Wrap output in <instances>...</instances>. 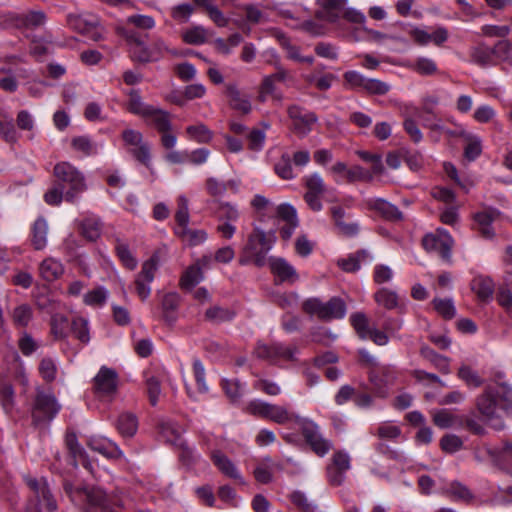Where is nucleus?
Returning <instances> with one entry per match:
<instances>
[{"label":"nucleus","instance_id":"obj_7","mask_svg":"<svg viewBox=\"0 0 512 512\" xmlns=\"http://www.w3.org/2000/svg\"><path fill=\"white\" fill-rule=\"evenodd\" d=\"M26 483L31 490L30 500L26 506V512H41V508L52 512L56 509V501L51 493L47 480L43 477H27Z\"/></svg>","mask_w":512,"mask_h":512},{"label":"nucleus","instance_id":"obj_14","mask_svg":"<svg viewBox=\"0 0 512 512\" xmlns=\"http://www.w3.org/2000/svg\"><path fill=\"white\" fill-rule=\"evenodd\" d=\"M124 143L131 148L129 149L132 156L147 169L153 173L151 147L148 142L144 141L143 134L135 129H125L122 132Z\"/></svg>","mask_w":512,"mask_h":512},{"label":"nucleus","instance_id":"obj_53","mask_svg":"<svg viewBox=\"0 0 512 512\" xmlns=\"http://www.w3.org/2000/svg\"><path fill=\"white\" fill-rule=\"evenodd\" d=\"M366 260L370 261L371 257L367 251L362 250L347 259L339 260L338 264L345 272H355L360 269L361 262Z\"/></svg>","mask_w":512,"mask_h":512},{"label":"nucleus","instance_id":"obj_46","mask_svg":"<svg viewBox=\"0 0 512 512\" xmlns=\"http://www.w3.org/2000/svg\"><path fill=\"white\" fill-rule=\"evenodd\" d=\"M215 214L219 222L233 223L240 217V212L236 205L222 201L218 202Z\"/></svg>","mask_w":512,"mask_h":512},{"label":"nucleus","instance_id":"obj_28","mask_svg":"<svg viewBox=\"0 0 512 512\" xmlns=\"http://www.w3.org/2000/svg\"><path fill=\"white\" fill-rule=\"evenodd\" d=\"M496 210L481 211L474 215L475 229L485 239L491 240L495 237L492 223L498 216Z\"/></svg>","mask_w":512,"mask_h":512},{"label":"nucleus","instance_id":"obj_54","mask_svg":"<svg viewBox=\"0 0 512 512\" xmlns=\"http://www.w3.org/2000/svg\"><path fill=\"white\" fill-rule=\"evenodd\" d=\"M304 183L306 187V193L324 195L327 191V186L322 178V176L317 173H311L304 177Z\"/></svg>","mask_w":512,"mask_h":512},{"label":"nucleus","instance_id":"obj_25","mask_svg":"<svg viewBox=\"0 0 512 512\" xmlns=\"http://www.w3.org/2000/svg\"><path fill=\"white\" fill-rule=\"evenodd\" d=\"M271 272L281 281L294 283L298 280L295 268L281 257H270L267 261Z\"/></svg>","mask_w":512,"mask_h":512},{"label":"nucleus","instance_id":"obj_15","mask_svg":"<svg viewBox=\"0 0 512 512\" xmlns=\"http://www.w3.org/2000/svg\"><path fill=\"white\" fill-rule=\"evenodd\" d=\"M297 353L296 346H287L280 342H274L270 345L258 343L255 348V355L271 364H278L280 361H295Z\"/></svg>","mask_w":512,"mask_h":512},{"label":"nucleus","instance_id":"obj_49","mask_svg":"<svg viewBox=\"0 0 512 512\" xmlns=\"http://www.w3.org/2000/svg\"><path fill=\"white\" fill-rule=\"evenodd\" d=\"M457 376L471 388H478L484 383V380L480 377L478 372L467 364H461L458 369Z\"/></svg>","mask_w":512,"mask_h":512},{"label":"nucleus","instance_id":"obj_64","mask_svg":"<svg viewBox=\"0 0 512 512\" xmlns=\"http://www.w3.org/2000/svg\"><path fill=\"white\" fill-rule=\"evenodd\" d=\"M205 318L209 321L221 323L234 318V313L221 306H213L206 310Z\"/></svg>","mask_w":512,"mask_h":512},{"label":"nucleus","instance_id":"obj_30","mask_svg":"<svg viewBox=\"0 0 512 512\" xmlns=\"http://www.w3.org/2000/svg\"><path fill=\"white\" fill-rule=\"evenodd\" d=\"M419 353L424 360L428 361L440 373L444 375L450 374V358L437 353L428 345H422Z\"/></svg>","mask_w":512,"mask_h":512},{"label":"nucleus","instance_id":"obj_62","mask_svg":"<svg viewBox=\"0 0 512 512\" xmlns=\"http://www.w3.org/2000/svg\"><path fill=\"white\" fill-rule=\"evenodd\" d=\"M350 322L361 339H368V334L371 328L369 327L368 318L364 313H353L350 316Z\"/></svg>","mask_w":512,"mask_h":512},{"label":"nucleus","instance_id":"obj_33","mask_svg":"<svg viewBox=\"0 0 512 512\" xmlns=\"http://www.w3.org/2000/svg\"><path fill=\"white\" fill-rule=\"evenodd\" d=\"M174 233L182 242L189 246H197L204 243L207 239V233L202 229H191L189 225L184 227H175Z\"/></svg>","mask_w":512,"mask_h":512},{"label":"nucleus","instance_id":"obj_34","mask_svg":"<svg viewBox=\"0 0 512 512\" xmlns=\"http://www.w3.org/2000/svg\"><path fill=\"white\" fill-rule=\"evenodd\" d=\"M65 444H66V447L69 450V452H70V454H71V456L73 458L74 465L76 466L78 464H81L86 469L90 470L91 469V465H90V463L87 462L85 451L80 446V444L78 443L77 436H76L75 433L68 432L66 434V436H65Z\"/></svg>","mask_w":512,"mask_h":512},{"label":"nucleus","instance_id":"obj_51","mask_svg":"<svg viewBox=\"0 0 512 512\" xmlns=\"http://www.w3.org/2000/svg\"><path fill=\"white\" fill-rule=\"evenodd\" d=\"M410 67L422 76H431L438 71L436 62L432 58L424 56L415 58Z\"/></svg>","mask_w":512,"mask_h":512},{"label":"nucleus","instance_id":"obj_26","mask_svg":"<svg viewBox=\"0 0 512 512\" xmlns=\"http://www.w3.org/2000/svg\"><path fill=\"white\" fill-rule=\"evenodd\" d=\"M89 447L106 458L120 459L124 457L122 450L112 440L106 437H91L88 442Z\"/></svg>","mask_w":512,"mask_h":512},{"label":"nucleus","instance_id":"obj_61","mask_svg":"<svg viewBox=\"0 0 512 512\" xmlns=\"http://www.w3.org/2000/svg\"><path fill=\"white\" fill-rule=\"evenodd\" d=\"M375 301L386 309H394L398 306V296L387 288L379 289L374 295Z\"/></svg>","mask_w":512,"mask_h":512},{"label":"nucleus","instance_id":"obj_5","mask_svg":"<svg viewBox=\"0 0 512 512\" xmlns=\"http://www.w3.org/2000/svg\"><path fill=\"white\" fill-rule=\"evenodd\" d=\"M53 174L58 185L65 190V201L77 203L87 189L83 173L71 163L63 161L55 165Z\"/></svg>","mask_w":512,"mask_h":512},{"label":"nucleus","instance_id":"obj_37","mask_svg":"<svg viewBox=\"0 0 512 512\" xmlns=\"http://www.w3.org/2000/svg\"><path fill=\"white\" fill-rule=\"evenodd\" d=\"M82 235L89 241L97 240L102 231L100 219L94 215L85 217L80 223Z\"/></svg>","mask_w":512,"mask_h":512},{"label":"nucleus","instance_id":"obj_42","mask_svg":"<svg viewBox=\"0 0 512 512\" xmlns=\"http://www.w3.org/2000/svg\"><path fill=\"white\" fill-rule=\"evenodd\" d=\"M180 297L177 293H167L162 299L163 318L168 324L176 321V310L179 306Z\"/></svg>","mask_w":512,"mask_h":512},{"label":"nucleus","instance_id":"obj_39","mask_svg":"<svg viewBox=\"0 0 512 512\" xmlns=\"http://www.w3.org/2000/svg\"><path fill=\"white\" fill-rule=\"evenodd\" d=\"M71 324L66 316L56 313L51 316L50 331L55 340H63L68 336Z\"/></svg>","mask_w":512,"mask_h":512},{"label":"nucleus","instance_id":"obj_41","mask_svg":"<svg viewBox=\"0 0 512 512\" xmlns=\"http://www.w3.org/2000/svg\"><path fill=\"white\" fill-rule=\"evenodd\" d=\"M470 55L472 61L481 67L495 65L492 48L484 43H481L472 48Z\"/></svg>","mask_w":512,"mask_h":512},{"label":"nucleus","instance_id":"obj_59","mask_svg":"<svg viewBox=\"0 0 512 512\" xmlns=\"http://www.w3.org/2000/svg\"><path fill=\"white\" fill-rule=\"evenodd\" d=\"M108 290L99 286L84 295L83 301L88 306L101 307L108 299Z\"/></svg>","mask_w":512,"mask_h":512},{"label":"nucleus","instance_id":"obj_60","mask_svg":"<svg viewBox=\"0 0 512 512\" xmlns=\"http://www.w3.org/2000/svg\"><path fill=\"white\" fill-rule=\"evenodd\" d=\"M176 227H184L189 225L190 215L188 199L185 195H179L177 197V210L175 213Z\"/></svg>","mask_w":512,"mask_h":512},{"label":"nucleus","instance_id":"obj_44","mask_svg":"<svg viewBox=\"0 0 512 512\" xmlns=\"http://www.w3.org/2000/svg\"><path fill=\"white\" fill-rule=\"evenodd\" d=\"M203 271L199 265L189 266L182 274L180 279V286L182 289L191 290L199 282L203 280Z\"/></svg>","mask_w":512,"mask_h":512},{"label":"nucleus","instance_id":"obj_24","mask_svg":"<svg viewBox=\"0 0 512 512\" xmlns=\"http://www.w3.org/2000/svg\"><path fill=\"white\" fill-rule=\"evenodd\" d=\"M211 460L215 467L226 477L244 483L243 477L235 463L222 451L214 450L211 452Z\"/></svg>","mask_w":512,"mask_h":512},{"label":"nucleus","instance_id":"obj_43","mask_svg":"<svg viewBox=\"0 0 512 512\" xmlns=\"http://www.w3.org/2000/svg\"><path fill=\"white\" fill-rule=\"evenodd\" d=\"M129 99L127 102V109L134 115L141 118L150 110L153 105L147 104L142 100L138 90L132 89L128 93Z\"/></svg>","mask_w":512,"mask_h":512},{"label":"nucleus","instance_id":"obj_40","mask_svg":"<svg viewBox=\"0 0 512 512\" xmlns=\"http://www.w3.org/2000/svg\"><path fill=\"white\" fill-rule=\"evenodd\" d=\"M322 320L341 319L346 315L345 302L337 297L330 299L328 302L323 303Z\"/></svg>","mask_w":512,"mask_h":512},{"label":"nucleus","instance_id":"obj_58","mask_svg":"<svg viewBox=\"0 0 512 512\" xmlns=\"http://www.w3.org/2000/svg\"><path fill=\"white\" fill-rule=\"evenodd\" d=\"M182 432V428L176 423L165 422L161 424V433L164 437H166L167 441L180 447H183V442L181 439Z\"/></svg>","mask_w":512,"mask_h":512},{"label":"nucleus","instance_id":"obj_31","mask_svg":"<svg viewBox=\"0 0 512 512\" xmlns=\"http://www.w3.org/2000/svg\"><path fill=\"white\" fill-rule=\"evenodd\" d=\"M48 223L47 220L39 216L31 227L30 239L35 250H43L48 243Z\"/></svg>","mask_w":512,"mask_h":512},{"label":"nucleus","instance_id":"obj_13","mask_svg":"<svg viewBox=\"0 0 512 512\" xmlns=\"http://www.w3.org/2000/svg\"><path fill=\"white\" fill-rule=\"evenodd\" d=\"M119 376L115 369L101 366L93 378V391L100 400L111 401L117 394Z\"/></svg>","mask_w":512,"mask_h":512},{"label":"nucleus","instance_id":"obj_12","mask_svg":"<svg viewBox=\"0 0 512 512\" xmlns=\"http://www.w3.org/2000/svg\"><path fill=\"white\" fill-rule=\"evenodd\" d=\"M295 423L300 426L306 442L319 457L325 456L331 450L332 442L322 436L319 426L314 421L295 416Z\"/></svg>","mask_w":512,"mask_h":512},{"label":"nucleus","instance_id":"obj_4","mask_svg":"<svg viewBox=\"0 0 512 512\" xmlns=\"http://www.w3.org/2000/svg\"><path fill=\"white\" fill-rule=\"evenodd\" d=\"M274 233H266L259 227H255L248 236L247 243L243 247L239 263L241 265L254 264L263 267L267 264V254L275 243Z\"/></svg>","mask_w":512,"mask_h":512},{"label":"nucleus","instance_id":"obj_3","mask_svg":"<svg viewBox=\"0 0 512 512\" xmlns=\"http://www.w3.org/2000/svg\"><path fill=\"white\" fill-rule=\"evenodd\" d=\"M124 37L130 47V54L134 61L141 63L156 62L162 59L165 54L176 55L177 52L169 48L164 39L160 37L153 38L148 45L142 36L134 30H126Z\"/></svg>","mask_w":512,"mask_h":512},{"label":"nucleus","instance_id":"obj_32","mask_svg":"<svg viewBox=\"0 0 512 512\" xmlns=\"http://www.w3.org/2000/svg\"><path fill=\"white\" fill-rule=\"evenodd\" d=\"M470 286L478 299L483 302L489 301L493 296L494 283L490 277L476 276L472 279Z\"/></svg>","mask_w":512,"mask_h":512},{"label":"nucleus","instance_id":"obj_11","mask_svg":"<svg viewBox=\"0 0 512 512\" xmlns=\"http://www.w3.org/2000/svg\"><path fill=\"white\" fill-rule=\"evenodd\" d=\"M67 25L92 41L103 39L104 30L98 16L91 13L68 14Z\"/></svg>","mask_w":512,"mask_h":512},{"label":"nucleus","instance_id":"obj_29","mask_svg":"<svg viewBox=\"0 0 512 512\" xmlns=\"http://www.w3.org/2000/svg\"><path fill=\"white\" fill-rule=\"evenodd\" d=\"M465 415L454 414L447 409L437 410L433 414V422L441 429L464 428Z\"/></svg>","mask_w":512,"mask_h":512},{"label":"nucleus","instance_id":"obj_63","mask_svg":"<svg viewBox=\"0 0 512 512\" xmlns=\"http://www.w3.org/2000/svg\"><path fill=\"white\" fill-rule=\"evenodd\" d=\"M275 173L284 180H291L295 178L293 167L291 164V157L289 154L284 153L274 166Z\"/></svg>","mask_w":512,"mask_h":512},{"label":"nucleus","instance_id":"obj_17","mask_svg":"<svg viewBox=\"0 0 512 512\" xmlns=\"http://www.w3.org/2000/svg\"><path fill=\"white\" fill-rule=\"evenodd\" d=\"M453 243V238L445 229H438L437 234H427L422 239L426 251L435 252L445 260L451 257Z\"/></svg>","mask_w":512,"mask_h":512},{"label":"nucleus","instance_id":"obj_36","mask_svg":"<svg viewBox=\"0 0 512 512\" xmlns=\"http://www.w3.org/2000/svg\"><path fill=\"white\" fill-rule=\"evenodd\" d=\"M227 96L230 99V105L233 109L243 114H248L252 110L251 102L248 97L243 96L235 85H228Z\"/></svg>","mask_w":512,"mask_h":512},{"label":"nucleus","instance_id":"obj_6","mask_svg":"<svg viewBox=\"0 0 512 512\" xmlns=\"http://www.w3.org/2000/svg\"><path fill=\"white\" fill-rule=\"evenodd\" d=\"M145 124L160 134V143L164 149L175 148L177 135L173 131L171 115L168 111L152 106L142 118Z\"/></svg>","mask_w":512,"mask_h":512},{"label":"nucleus","instance_id":"obj_27","mask_svg":"<svg viewBox=\"0 0 512 512\" xmlns=\"http://www.w3.org/2000/svg\"><path fill=\"white\" fill-rule=\"evenodd\" d=\"M282 470L283 465L280 462H275L270 457H265L258 462L253 475L257 482L268 484L273 481L274 472Z\"/></svg>","mask_w":512,"mask_h":512},{"label":"nucleus","instance_id":"obj_38","mask_svg":"<svg viewBox=\"0 0 512 512\" xmlns=\"http://www.w3.org/2000/svg\"><path fill=\"white\" fill-rule=\"evenodd\" d=\"M116 428L123 437H132L137 432L138 419L130 412L122 413L117 419Z\"/></svg>","mask_w":512,"mask_h":512},{"label":"nucleus","instance_id":"obj_19","mask_svg":"<svg viewBox=\"0 0 512 512\" xmlns=\"http://www.w3.org/2000/svg\"><path fill=\"white\" fill-rule=\"evenodd\" d=\"M47 17L42 10H30L22 13H9L6 21L16 28L36 29L46 23Z\"/></svg>","mask_w":512,"mask_h":512},{"label":"nucleus","instance_id":"obj_56","mask_svg":"<svg viewBox=\"0 0 512 512\" xmlns=\"http://www.w3.org/2000/svg\"><path fill=\"white\" fill-rule=\"evenodd\" d=\"M71 145L75 151L80 152L83 156H91L98 152L97 145L87 136L73 138Z\"/></svg>","mask_w":512,"mask_h":512},{"label":"nucleus","instance_id":"obj_16","mask_svg":"<svg viewBox=\"0 0 512 512\" xmlns=\"http://www.w3.org/2000/svg\"><path fill=\"white\" fill-rule=\"evenodd\" d=\"M158 266V257L153 255L142 264L141 271L135 277V291L143 301L146 300L151 294L150 284L155 278Z\"/></svg>","mask_w":512,"mask_h":512},{"label":"nucleus","instance_id":"obj_1","mask_svg":"<svg viewBox=\"0 0 512 512\" xmlns=\"http://www.w3.org/2000/svg\"><path fill=\"white\" fill-rule=\"evenodd\" d=\"M476 407L487 422L495 421L492 424L495 429H503L504 423L497 417L496 412L501 409L506 414L512 413V386L507 382L487 385L477 397Z\"/></svg>","mask_w":512,"mask_h":512},{"label":"nucleus","instance_id":"obj_21","mask_svg":"<svg viewBox=\"0 0 512 512\" xmlns=\"http://www.w3.org/2000/svg\"><path fill=\"white\" fill-rule=\"evenodd\" d=\"M364 204L366 208L376 212L385 220L400 221L403 219V214L398 207L383 198L369 197L364 200Z\"/></svg>","mask_w":512,"mask_h":512},{"label":"nucleus","instance_id":"obj_18","mask_svg":"<svg viewBox=\"0 0 512 512\" xmlns=\"http://www.w3.org/2000/svg\"><path fill=\"white\" fill-rule=\"evenodd\" d=\"M351 469V457L348 452L336 451L331 463L327 466V479L333 486H340L346 478V473Z\"/></svg>","mask_w":512,"mask_h":512},{"label":"nucleus","instance_id":"obj_57","mask_svg":"<svg viewBox=\"0 0 512 512\" xmlns=\"http://www.w3.org/2000/svg\"><path fill=\"white\" fill-rule=\"evenodd\" d=\"M207 30L203 26H194L182 34L183 41L191 45H201L207 40Z\"/></svg>","mask_w":512,"mask_h":512},{"label":"nucleus","instance_id":"obj_8","mask_svg":"<svg viewBox=\"0 0 512 512\" xmlns=\"http://www.w3.org/2000/svg\"><path fill=\"white\" fill-rule=\"evenodd\" d=\"M60 409L61 405L54 394L37 389L31 410V417L35 425L51 422Z\"/></svg>","mask_w":512,"mask_h":512},{"label":"nucleus","instance_id":"obj_48","mask_svg":"<svg viewBox=\"0 0 512 512\" xmlns=\"http://www.w3.org/2000/svg\"><path fill=\"white\" fill-rule=\"evenodd\" d=\"M186 134L197 143H209L213 138V132L203 123L187 126Z\"/></svg>","mask_w":512,"mask_h":512},{"label":"nucleus","instance_id":"obj_47","mask_svg":"<svg viewBox=\"0 0 512 512\" xmlns=\"http://www.w3.org/2000/svg\"><path fill=\"white\" fill-rule=\"evenodd\" d=\"M492 48L495 65L499 62H512V42L503 39L495 43Z\"/></svg>","mask_w":512,"mask_h":512},{"label":"nucleus","instance_id":"obj_55","mask_svg":"<svg viewBox=\"0 0 512 512\" xmlns=\"http://www.w3.org/2000/svg\"><path fill=\"white\" fill-rule=\"evenodd\" d=\"M275 84L276 82L271 77H264L259 90L258 97L261 102H265L268 96H271L274 100L278 102L282 101L283 95L281 92L276 90Z\"/></svg>","mask_w":512,"mask_h":512},{"label":"nucleus","instance_id":"obj_20","mask_svg":"<svg viewBox=\"0 0 512 512\" xmlns=\"http://www.w3.org/2000/svg\"><path fill=\"white\" fill-rule=\"evenodd\" d=\"M287 112L289 118L292 120L295 133L300 137H305L312 130V126L317 121V117L314 113L306 112L297 105L289 106Z\"/></svg>","mask_w":512,"mask_h":512},{"label":"nucleus","instance_id":"obj_23","mask_svg":"<svg viewBox=\"0 0 512 512\" xmlns=\"http://www.w3.org/2000/svg\"><path fill=\"white\" fill-rule=\"evenodd\" d=\"M396 375L397 372L392 366H381L377 371H372L370 373V381L375 386L378 396H387L388 392L386 387L394 382Z\"/></svg>","mask_w":512,"mask_h":512},{"label":"nucleus","instance_id":"obj_52","mask_svg":"<svg viewBox=\"0 0 512 512\" xmlns=\"http://www.w3.org/2000/svg\"><path fill=\"white\" fill-rule=\"evenodd\" d=\"M70 330L83 344L90 341L89 321L83 317H75L71 322Z\"/></svg>","mask_w":512,"mask_h":512},{"label":"nucleus","instance_id":"obj_45","mask_svg":"<svg viewBox=\"0 0 512 512\" xmlns=\"http://www.w3.org/2000/svg\"><path fill=\"white\" fill-rule=\"evenodd\" d=\"M464 140L466 145L464 147V157L468 161L476 160L482 153V141L481 138L470 132L467 133Z\"/></svg>","mask_w":512,"mask_h":512},{"label":"nucleus","instance_id":"obj_22","mask_svg":"<svg viewBox=\"0 0 512 512\" xmlns=\"http://www.w3.org/2000/svg\"><path fill=\"white\" fill-rule=\"evenodd\" d=\"M317 18L329 23H336L344 13L347 0H317Z\"/></svg>","mask_w":512,"mask_h":512},{"label":"nucleus","instance_id":"obj_2","mask_svg":"<svg viewBox=\"0 0 512 512\" xmlns=\"http://www.w3.org/2000/svg\"><path fill=\"white\" fill-rule=\"evenodd\" d=\"M64 490L74 503L87 502L90 509L98 512H122L123 499L118 495H107L99 487H74L64 484Z\"/></svg>","mask_w":512,"mask_h":512},{"label":"nucleus","instance_id":"obj_10","mask_svg":"<svg viewBox=\"0 0 512 512\" xmlns=\"http://www.w3.org/2000/svg\"><path fill=\"white\" fill-rule=\"evenodd\" d=\"M344 85L347 89L363 91L369 95H385L390 90V85L375 78H367L355 70L346 71L343 74Z\"/></svg>","mask_w":512,"mask_h":512},{"label":"nucleus","instance_id":"obj_9","mask_svg":"<svg viewBox=\"0 0 512 512\" xmlns=\"http://www.w3.org/2000/svg\"><path fill=\"white\" fill-rule=\"evenodd\" d=\"M247 411L257 417L270 420L277 424H286L290 421H295L294 414L290 412L286 407L272 404L260 399H254L247 405Z\"/></svg>","mask_w":512,"mask_h":512},{"label":"nucleus","instance_id":"obj_50","mask_svg":"<svg viewBox=\"0 0 512 512\" xmlns=\"http://www.w3.org/2000/svg\"><path fill=\"white\" fill-rule=\"evenodd\" d=\"M11 318L16 327H27L33 318V310L28 304H20L12 310Z\"/></svg>","mask_w":512,"mask_h":512},{"label":"nucleus","instance_id":"obj_35","mask_svg":"<svg viewBox=\"0 0 512 512\" xmlns=\"http://www.w3.org/2000/svg\"><path fill=\"white\" fill-rule=\"evenodd\" d=\"M63 271L62 263L51 257L44 259L39 266L40 275L46 281L56 280L63 274Z\"/></svg>","mask_w":512,"mask_h":512}]
</instances>
